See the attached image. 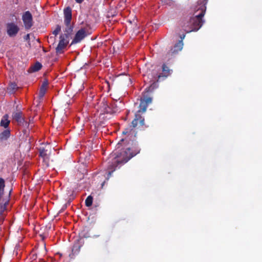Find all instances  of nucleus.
<instances>
[{
  "label": "nucleus",
  "mask_w": 262,
  "mask_h": 262,
  "mask_svg": "<svg viewBox=\"0 0 262 262\" xmlns=\"http://www.w3.org/2000/svg\"><path fill=\"white\" fill-rule=\"evenodd\" d=\"M65 25L66 28L64 30V34H62V35H66L68 37L70 38L73 32V26L71 25V22H69L68 24H65Z\"/></svg>",
  "instance_id": "4468645a"
},
{
  "label": "nucleus",
  "mask_w": 262,
  "mask_h": 262,
  "mask_svg": "<svg viewBox=\"0 0 262 262\" xmlns=\"http://www.w3.org/2000/svg\"><path fill=\"white\" fill-rule=\"evenodd\" d=\"M17 89V84L13 82L11 83L8 88V90L9 91V93H13V92L16 90Z\"/></svg>",
  "instance_id": "6ab92c4d"
},
{
  "label": "nucleus",
  "mask_w": 262,
  "mask_h": 262,
  "mask_svg": "<svg viewBox=\"0 0 262 262\" xmlns=\"http://www.w3.org/2000/svg\"><path fill=\"white\" fill-rule=\"evenodd\" d=\"M48 84V83L47 81H44L42 83L41 86H44V88H46V87L47 86Z\"/></svg>",
  "instance_id": "a878e982"
},
{
  "label": "nucleus",
  "mask_w": 262,
  "mask_h": 262,
  "mask_svg": "<svg viewBox=\"0 0 262 262\" xmlns=\"http://www.w3.org/2000/svg\"><path fill=\"white\" fill-rule=\"evenodd\" d=\"M147 106L148 105L146 103H144L142 99H141L139 105V110L135 114V118L132 122V126L134 127H136L138 123H139L141 126H143L144 125V118L141 116V113H145Z\"/></svg>",
  "instance_id": "7ed1b4c3"
},
{
  "label": "nucleus",
  "mask_w": 262,
  "mask_h": 262,
  "mask_svg": "<svg viewBox=\"0 0 262 262\" xmlns=\"http://www.w3.org/2000/svg\"><path fill=\"white\" fill-rule=\"evenodd\" d=\"M208 0H199L197 5L194 7V16L190 17L188 20L184 23V30L187 32L198 31L202 26L204 20L202 17L204 16Z\"/></svg>",
  "instance_id": "f257e3e1"
},
{
  "label": "nucleus",
  "mask_w": 262,
  "mask_h": 262,
  "mask_svg": "<svg viewBox=\"0 0 262 262\" xmlns=\"http://www.w3.org/2000/svg\"><path fill=\"white\" fill-rule=\"evenodd\" d=\"M80 251V246L78 245H75L73 246L72 250V253L69 255L71 258H73L75 254H77Z\"/></svg>",
  "instance_id": "dca6fc26"
},
{
  "label": "nucleus",
  "mask_w": 262,
  "mask_h": 262,
  "mask_svg": "<svg viewBox=\"0 0 262 262\" xmlns=\"http://www.w3.org/2000/svg\"><path fill=\"white\" fill-rule=\"evenodd\" d=\"M33 118L30 119L29 122H27L28 124H29V127L30 128L31 127H32V129H33V127L34 126V125H33Z\"/></svg>",
  "instance_id": "393cba45"
},
{
  "label": "nucleus",
  "mask_w": 262,
  "mask_h": 262,
  "mask_svg": "<svg viewBox=\"0 0 262 262\" xmlns=\"http://www.w3.org/2000/svg\"><path fill=\"white\" fill-rule=\"evenodd\" d=\"M104 182H103L102 184V186H103V185H104Z\"/></svg>",
  "instance_id": "473e14b6"
},
{
  "label": "nucleus",
  "mask_w": 262,
  "mask_h": 262,
  "mask_svg": "<svg viewBox=\"0 0 262 262\" xmlns=\"http://www.w3.org/2000/svg\"><path fill=\"white\" fill-rule=\"evenodd\" d=\"M9 116L8 115H5L2 118L0 125L1 126L6 128L8 127L10 123V120L8 119Z\"/></svg>",
  "instance_id": "2eb2a0df"
},
{
  "label": "nucleus",
  "mask_w": 262,
  "mask_h": 262,
  "mask_svg": "<svg viewBox=\"0 0 262 262\" xmlns=\"http://www.w3.org/2000/svg\"><path fill=\"white\" fill-rule=\"evenodd\" d=\"M170 70L169 69L168 67H167L165 64L162 66V71L163 72V74H159L158 76V80L157 81L161 79L162 77H167L170 74Z\"/></svg>",
  "instance_id": "ddd939ff"
},
{
  "label": "nucleus",
  "mask_w": 262,
  "mask_h": 262,
  "mask_svg": "<svg viewBox=\"0 0 262 262\" xmlns=\"http://www.w3.org/2000/svg\"><path fill=\"white\" fill-rule=\"evenodd\" d=\"M10 136V132L0 133V141H4L7 140Z\"/></svg>",
  "instance_id": "f3484780"
},
{
  "label": "nucleus",
  "mask_w": 262,
  "mask_h": 262,
  "mask_svg": "<svg viewBox=\"0 0 262 262\" xmlns=\"http://www.w3.org/2000/svg\"><path fill=\"white\" fill-rule=\"evenodd\" d=\"M61 31V27L59 25H57L56 29L53 32V34L56 36Z\"/></svg>",
  "instance_id": "5701e85b"
},
{
  "label": "nucleus",
  "mask_w": 262,
  "mask_h": 262,
  "mask_svg": "<svg viewBox=\"0 0 262 262\" xmlns=\"http://www.w3.org/2000/svg\"><path fill=\"white\" fill-rule=\"evenodd\" d=\"M183 43L182 40L179 41L176 45L172 48L167 53L166 56L168 59H170L174 55L177 54L183 48Z\"/></svg>",
  "instance_id": "9d476101"
},
{
  "label": "nucleus",
  "mask_w": 262,
  "mask_h": 262,
  "mask_svg": "<svg viewBox=\"0 0 262 262\" xmlns=\"http://www.w3.org/2000/svg\"><path fill=\"white\" fill-rule=\"evenodd\" d=\"M6 131L9 132V131H10V130L8 129V130H7Z\"/></svg>",
  "instance_id": "72a5a7b5"
},
{
  "label": "nucleus",
  "mask_w": 262,
  "mask_h": 262,
  "mask_svg": "<svg viewBox=\"0 0 262 262\" xmlns=\"http://www.w3.org/2000/svg\"><path fill=\"white\" fill-rule=\"evenodd\" d=\"M22 20L26 29H30L33 26V17L30 11H26L22 16Z\"/></svg>",
  "instance_id": "6e6552de"
},
{
  "label": "nucleus",
  "mask_w": 262,
  "mask_h": 262,
  "mask_svg": "<svg viewBox=\"0 0 262 262\" xmlns=\"http://www.w3.org/2000/svg\"><path fill=\"white\" fill-rule=\"evenodd\" d=\"M64 24H69L72 19V10L70 7L64 9Z\"/></svg>",
  "instance_id": "f8f14e48"
},
{
  "label": "nucleus",
  "mask_w": 262,
  "mask_h": 262,
  "mask_svg": "<svg viewBox=\"0 0 262 262\" xmlns=\"http://www.w3.org/2000/svg\"><path fill=\"white\" fill-rule=\"evenodd\" d=\"M24 39L26 40H28L30 39V35L29 34H27L25 37Z\"/></svg>",
  "instance_id": "bb28decb"
},
{
  "label": "nucleus",
  "mask_w": 262,
  "mask_h": 262,
  "mask_svg": "<svg viewBox=\"0 0 262 262\" xmlns=\"http://www.w3.org/2000/svg\"><path fill=\"white\" fill-rule=\"evenodd\" d=\"M46 92V88H44V86H41L40 88V91L39 93V99H41L45 95Z\"/></svg>",
  "instance_id": "412c9836"
},
{
  "label": "nucleus",
  "mask_w": 262,
  "mask_h": 262,
  "mask_svg": "<svg viewBox=\"0 0 262 262\" xmlns=\"http://www.w3.org/2000/svg\"><path fill=\"white\" fill-rule=\"evenodd\" d=\"M116 111H113V113H116Z\"/></svg>",
  "instance_id": "2f4dec72"
},
{
  "label": "nucleus",
  "mask_w": 262,
  "mask_h": 262,
  "mask_svg": "<svg viewBox=\"0 0 262 262\" xmlns=\"http://www.w3.org/2000/svg\"><path fill=\"white\" fill-rule=\"evenodd\" d=\"M12 116L13 119L16 121L18 125H22L26 130H30L32 129V127L30 128L29 124H28L27 122L25 120L23 116V113L21 112H14Z\"/></svg>",
  "instance_id": "39448f33"
},
{
  "label": "nucleus",
  "mask_w": 262,
  "mask_h": 262,
  "mask_svg": "<svg viewBox=\"0 0 262 262\" xmlns=\"http://www.w3.org/2000/svg\"><path fill=\"white\" fill-rule=\"evenodd\" d=\"M6 32L10 37H15L19 31V27L14 22L8 23L6 26Z\"/></svg>",
  "instance_id": "423d86ee"
},
{
  "label": "nucleus",
  "mask_w": 262,
  "mask_h": 262,
  "mask_svg": "<svg viewBox=\"0 0 262 262\" xmlns=\"http://www.w3.org/2000/svg\"><path fill=\"white\" fill-rule=\"evenodd\" d=\"M5 187V181L3 178H0V215L2 214L5 210L6 206L9 203V197L12 189L10 190L9 194L5 198L3 197Z\"/></svg>",
  "instance_id": "20e7f679"
},
{
  "label": "nucleus",
  "mask_w": 262,
  "mask_h": 262,
  "mask_svg": "<svg viewBox=\"0 0 262 262\" xmlns=\"http://www.w3.org/2000/svg\"><path fill=\"white\" fill-rule=\"evenodd\" d=\"M185 37V35L181 37V39H183Z\"/></svg>",
  "instance_id": "c756f323"
},
{
  "label": "nucleus",
  "mask_w": 262,
  "mask_h": 262,
  "mask_svg": "<svg viewBox=\"0 0 262 262\" xmlns=\"http://www.w3.org/2000/svg\"><path fill=\"white\" fill-rule=\"evenodd\" d=\"M86 35L87 34L85 29L84 28H81L76 33L75 36L72 41L71 45L76 44L80 42L86 36Z\"/></svg>",
  "instance_id": "9b49d317"
},
{
  "label": "nucleus",
  "mask_w": 262,
  "mask_h": 262,
  "mask_svg": "<svg viewBox=\"0 0 262 262\" xmlns=\"http://www.w3.org/2000/svg\"><path fill=\"white\" fill-rule=\"evenodd\" d=\"M56 122H57V120H56V119H55L54 120V122H53V126H54V127H56L57 129H59V130H62V129H63L64 128H63L62 125L56 126Z\"/></svg>",
  "instance_id": "4be33fe9"
},
{
  "label": "nucleus",
  "mask_w": 262,
  "mask_h": 262,
  "mask_svg": "<svg viewBox=\"0 0 262 262\" xmlns=\"http://www.w3.org/2000/svg\"><path fill=\"white\" fill-rule=\"evenodd\" d=\"M124 139H122L120 142H118V145H119L120 144V142H123L124 141Z\"/></svg>",
  "instance_id": "c85d7f7f"
},
{
  "label": "nucleus",
  "mask_w": 262,
  "mask_h": 262,
  "mask_svg": "<svg viewBox=\"0 0 262 262\" xmlns=\"http://www.w3.org/2000/svg\"><path fill=\"white\" fill-rule=\"evenodd\" d=\"M52 147L48 143L46 145L42 144L39 148L40 156L43 160H48L52 152Z\"/></svg>",
  "instance_id": "0eeeda50"
},
{
  "label": "nucleus",
  "mask_w": 262,
  "mask_h": 262,
  "mask_svg": "<svg viewBox=\"0 0 262 262\" xmlns=\"http://www.w3.org/2000/svg\"><path fill=\"white\" fill-rule=\"evenodd\" d=\"M41 67V64L39 62H37L33 66L31 67V71L33 72H37L40 70Z\"/></svg>",
  "instance_id": "a211bd4d"
},
{
  "label": "nucleus",
  "mask_w": 262,
  "mask_h": 262,
  "mask_svg": "<svg viewBox=\"0 0 262 262\" xmlns=\"http://www.w3.org/2000/svg\"><path fill=\"white\" fill-rule=\"evenodd\" d=\"M77 3L81 4L82 3L84 0H75Z\"/></svg>",
  "instance_id": "cd10ccee"
},
{
  "label": "nucleus",
  "mask_w": 262,
  "mask_h": 262,
  "mask_svg": "<svg viewBox=\"0 0 262 262\" xmlns=\"http://www.w3.org/2000/svg\"><path fill=\"white\" fill-rule=\"evenodd\" d=\"M127 133V132H123V134H124V135H126Z\"/></svg>",
  "instance_id": "7c9ffc66"
},
{
  "label": "nucleus",
  "mask_w": 262,
  "mask_h": 262,
  "mask_svg": "<svg viewBox=\"0 0 262 262\" xmlns=\"http://www.w3.org/2000/svg\"><path fill=\"white\" fill-rule=\"evenodd\" d=\"M93 200V197L91 195L88 196L85 201V205L87 207H90L92 205Z\"/></svg>",
  "instance_id": "aec40b11"
},
{
  "label": "nucleus",
  "mask_w": 262,
  "mask_h": 262,
  "mask_svg": "<svg viewBox=\"0 0 262 262\" xmlns=\"http://www.w3.org/2000/svg\"><path fill=\"white\" fill-rule=\"evenodd\" d=\"M142 100L144 102V103H146V104L148 105L149 104H150L152 102V98L151 97H147L145 98Z\"/></svg>",
  "instance_id": "b1692460"
},
{
  "label": "nucleus",
  "mask_w": 262,
  "mask_h": 262,
  "mask_svg": "<svg viewBox=\"0 0 262 262\" xmlns=\"http://www.w3.org/2000/svg\"><path fill=\"white\" fill-rule=\"evenodd\" d=\"M59 39V42L56 48V52L57 54L62 52V50L68 45L69 41V38L66 35L61 34Z\"/></svg>",
  "instance_id": "1a4fd4ad"
},
{
  "label": "nucleus",
  "mask_w": 262,
  "mask_h": 262,
  "mask_svg": "<svg viewBox=\"0 0 262 262\" xmlns=\"http://www.w3.org/2000/svg\"><path fill=\"white\" fill-rule=\"evenodd\" d=\"M136 146V144H135ZM140 148L138 146L132 148H127L125 150L120 153V155L113 152L111 155L110 159H111L112 164L108 166L109 171L107 174V180L111 176L112 173L115 170V167L120 163H125L130 159L136 156L140 152Z\"/></svg>",
  "instance_id": "f03ea898"
}]
</instances>
